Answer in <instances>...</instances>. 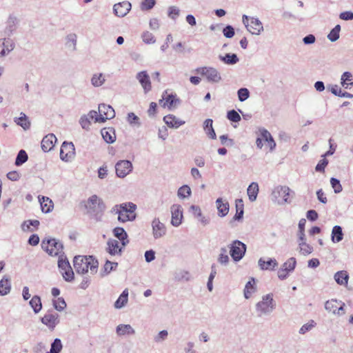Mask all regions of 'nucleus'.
<instances>
[{
  "label": "nucleus",
  "mask_w": 353,
  "mask_h": 353,
  "mask_svg": "<svg viewBox=\"0 0 353 353\" xmlns=\"http://www.w3.org/2000/svg\"><path fill=\"white\" fill-rule=\"evenodd\" d=\"M219 59L223 63L232 65H235L239 61V59L234 53H227L225 55H219Z\"/></svg>",
  "instance_id": "obj_28"
},
{
  "label": "nucleus",
  "mask_w": 353,
  "mask_h": 353,
  "mask_svg": "<svg viewBox=\"0 0 353 353\" xmlns=\"http://www.w3.org/2000/svg\"><path fill=\"white\" fill-rule=\"evenodd\" d=\"M190 211L192 213L195 218L198 219L199 221L203 225L209 224L210 220L202 214L201 210L199 206L192 205L190 208Z\"/></svg>",
  "instance_id": "obj_23"
},
{
  "label": "nucleus",
  "mask_w": 353,
  "mask_h": 353,
  "mask_svg": "<svg viewBox=\"0 0 353 353\" xmlns=\"http://www.w3.org/2000/svg\"><path fill=\"white\" fill-rule=\"evenodd\" d=\"M213 121L211 119H207L203 123V129L209 138L215 139L216 135L212 126Z\"/></svg>",
  "instance_id": "obj_38"
},
{
  "label": "nucleus",
  "mask_w": 353,
  "mask_h": 353,
  "mask_svg": "<svg viewBox=\"0 0 353 353\" xmlns=\"http://www.w3.org/2000/svg\"><path fill=\"white\" fill-rule=\"evenodd\" d=\"M61 274L65 281L68 282H70L74 280V272L71 266L66 270L62 271Z\"/></svg>",
  "instance_id": "obj_60"
},
{
  "label": "nucleus",
  "mask_w": 353,
  "mask_h": 353,
  "mask_svg": "<svg viewBox=\"0 0 353 353\" xmlns=\"http://www.w3.org/2000/svg\"><path fill=\"white\" fill-rule=\"evenodd\" d=\"M216 203L219 216L221 217L226 216L229 212V203L228 201L223 202L221 198H219L216 199Z\"/></svg>",
  "instance_id": "obj_31"
},
{
  "label": "nucleus",
  "mask_w": 353,
  "mask_h": 353,
  "mask_svg": "<svg viewBox=\"0 0 353 353\" xmlns=\"http://www.w3.org/2000/svg\"><path fill=\"white\" fill-rule=\"evenodd\" d=\"M223 33L226 38H232L234 35V29L232 26L228 25L223 28Z\"/></svg>",
  "instance_id": "obj_64"
},
{
  "label": "nucleus",
  "mask_w": 353,
  "mask_h": 353,
  "mask_svg": "<svg viewBox=\"0 0 353 353\" xmlns=\"http://www.w3.org/2000/svg\"><path fill=\"white\" fill-rule=\"evenodd\" d=\"M41 321L50 330H54L56 326L60 323V316L56 311L51 309L46 312L44 316L41 319Z\"/></svg>",
  "instance_id": "obj_11"
},
{
  "label": "nucleus",
  "mask_w": 353,
  "mask_h": 353,
  "mask_svg": "<svg viewBox=\"0 0 353 353\" xmlns=\"http://www.w3.org/2000/svg\"><path fill=\"white\" fill-rule=\"evenodd\" d=\"M57 137L54 134H48L45 136L41 141V148L43 152L50 151L54 146L57 142Z\"/></svg>",
  "instance_id": "obj_20"
},
{
  "label": "nucleus",
  "mask_w": 353,
  "mask_h": 353,
  "mask_svg": "<svg viewBox=\"0 0 353 353\" xmlns=\"http://www.w3.org/2000/svg\"><path fill=\"white\" fill-rule=\"evenodd\" d=\"M163 121L170 128H178L185 123V121L179 120L173 114H168L163 117Z\"/></svg>",
  "instance_id": "obj_25"
},
{
  "label": "nucleus",
  "mask_w": 353,
  "mask_h": 353,
  "mask_svg": "<svg viewBox=\"0 0 353 353\" xmlns=\"http://www.w3.org/2000/svg\"><path fill=\"white\" fill-rule=\"evenodd\" d=\"M108 252L111 255H121L123 248L119 246V243L115 239H110L107 242Z\"/></svg>",
  "instance_id": "obj_22"
},
{
  "label": "nucleus",
  "mask_w": 353,
  "mask_h": 353,
  "mask_svg": "<svg viewBox=\"0 0 353 353\" xmlns=\"http://www.w3.org/2000/svg\"><path fill=\"white\" fill-rule=\"evenodd\" d=\"M90 82L92 86L100 87L105 82V75L103 73H94L91 77Z\"/></svg>",
  "instance_id": "obj_41"
},
{
  "label": "nucleus",
  "mask_w": 353,
  "mask_h": 353,
  "mask_svg": "<svg viewBox=\"0 0 353 353\" xmlns=\"http://www.w3.org/2000/svg\"><path fill=\"white\" fill-rule=\"evenodd\" d=\"M132 164L130 161H119L115 165L116 174L119 178H124L132 171Z\"/></svg>",
  "instance_id": "obj_12"
},
{
  "label": "nucleus",
  "mask_w": 353,
  "mask_h": 353,
  "mask_svg": "<svg viewBox=\"0 0 353 353\" xmlns=\"http://www.w3.org/2000/svg\"><path fill=\"white\" fill-rule=\"evenodd\" d=\"M98 111L90 110L89 116L94 119L95 123H104L108 119H113L115 117V112L110 105L101 103L99 105Z\"/></svg>",
  "instance_id": "obj_3"
},
{
  "label": "nucleus",
  "mask_w": 353,
  "mask_h": 353,
  "mask_svg": "<svg viewBox=\"0 0 353 353\" xmlns=\"http://www.w3.org/2000/svg\"><path fill=\"white\" fill-rule=\"evenodd\" d=\"M136 77L143 87L145 93L151 90V82L150 80V77L146 71H141L138 72Z\"/></svg>",
  "instance_id": "obj_19"
},
{
  "label": "nucleus",
  "mask_w": 353,
  "mask_h": 353,
  "mask_svg": "<svg viewBox=\"0 0 353 353\" xmlns=\"http://www.w3.org/2000/svg\"><path fill=\"white\" fill-rule=\"evenodd\" d=\"M74 268L78 274H85L90 270L92 274L97 272L99 262L92 256H77L74 258Z\"/></svg>",
  "instance_id": "obj_1"
},
{
  "label": "nucleus",
  "mask_w": 353,
  "mask_h": 353,
  "mask_svg": "<svg viewBox=\"0 0 353 353\" xmlns=\"http://www.w3.org/2000/svg\"><path fill=\"white\" fill-rule=\"evenodd\" d=\"M256 281L254 278H251L248 283L245 284L244 288V296L248 299L250 298L252 294L256 292Z\"/></svg>",
  "instance_id": "obj_35"
},
{
  "label": "nucleus",
  "mask_w": 353,
  "mask_h": 353,
  "mask_svg": "<svg viewBox=\"0 0 353 353\" xmlns=\"http://www.w3.org/2000/svg\"><path fill=\"white\" fill-rule=\"evenodd\" d=\"M259 192V185L256 182H252L249 185V186L247 189V194H248L249 200L251 202H254L256 200Z\"/></svg>",
  "instance_id": "obj_32"
},
{
  "label": "nucleus",
  "mask_w": 353,
  "mask_h": 353,
  "mask_svg": "<svg viewBox=\"0 0 353 353\" xmlns=\"http://www.w3.org/2000/svg\"><path fill=\"white\" fill-rule=\"evenodd\" d=\"M131 3L128 1H124L114 5L113 11L116 16L119 17H125L131 9Z\"/></svg>",
  "instance_id": "obj_18"
},
{
  "label": "nucleus",
  "mask_w": 353,
  "mask_h": 353,
  "mask_svg": "<svg viewBox=\"0 0 353 353\" xmlns=\"http://www.w3.org/2000/svg\"><path fill=\"white\" fill-rule=\"evenodd\" d=\"M159 104L163 107H168L169 109L177 103H180V100L176 98V94H168L167 91L164 92L162 94V99L159 101Z\"/></svg>",
  "instance_id": "obj_15"
},
{
  "label": "nucleus",
  "mask_w": 353,
  "mask_h": 353,
  "mask_svg": "<svg viewBox=\"0 0 353 353\" xmlns=\"http://www.w3.org/2000/svg\"><path fill=\"white\" fill-rule=\"evenodd\" d=\"M29 303H30V306L32 307V308L33 309L34 313L37 314L41 311V310L42 308V303H41V298L39 296H37V295L33 296V297L30 301Z\"/></svg>",
  "instance_id": "obj_42"
},
{
  "label": "nucleus",
  "mask_w": 353,
  "mask_h": 353,
  "mask_svg": "<svg viewBox=\"0 0 353 353\" xmlns=\"http://www.w3.org/2000/svg\"><path fill=\"white\" fill-rule=\"evenodd\" d=\"M330 184L334 193L339 194L342 192L343 188L339 179L332 177L330 179Z\"/></svg>",
  "instance_id": "obj_55"
},
{
  "label": "nucleus",
  "mask_w": 353,
  "mask_h": 353,
  "mask_svg": "<svg viewBox=\"0 0 353 353\" xmlns=\"http://www.w3.org/2000/svg\"><path fill=\"white\" fill-rule=\"evenodd\" d=\"M341 31V26L336 25L328 34L327 38L328 39L334 42L339 38V33Z\"/></svg>",
  "instance_id": "obj_50"
},
{
  "label": "nucleus",
  "mask_w": 353,
  "mask_h": 353,
  "mask_svg": "<svg viewBox=\"0 0 353 353\" xmlns=\"http://www.w3.org/2000/svg\"><path fill=\"white\" fill-rule=\"evenodd\" d=\"M85 207L90 212L96 214H102L106 208L103 200L96 194L88 198Z\"/></svg>",
  "instance_id": "obj_10"
},
{
  "label": "nucleus",
  "mask_w": 353,
  "mask_h": 353,
  "mask_svg": "<svg viewBox=\"0 0 353 353\" xmlns=\"http://www.w3.org/2000/svg\"><path fill=\"white\" fill-rule=\"evenodd\" d=\"M90 120H92V119L90 117L89 113L88 114H84L81 117L80 120H79V123L83 129H84L85 130H90V126L91 124Z\"/></svg>",
  "instance_id": "obj_51"
},
{
  "label": "nucleus",
  "mask_w": 353,
  "mask_h": 353,
  "mask_svg": "<svg viewBox=\"0 0 353 353\" xmlns=\"http://www.w3.org/2000/svg\"><path fill=\"white\" fill-rule=\"evenodd\" d=\"M39 200L43 212L49 213L52 210L54 205L50 198L42 196L41 197L39 196Z\"/></svg>",
  "instance_id": "obj_29"
},
{
  "label": "nucleus",
  "mask_w": 353,
  "mask_h": 353,
  "mask_svg": "<svg viewBox=\"0 0 353 353\" xmlns=\"http://www.w3.org/2000/svg\"><path fill=\"white\" fill-rule=\"evenodd\" d=\"M17 18L15 16L10 15L6 21V27L3 31V35L5 37H11L17 30Z\"/></svg>",
  "instance_id": "obj_17"
},
{
  "label": "nucleus",
  "mask_w": 353,
  "mask_h": 353,
  "mask_svg": "<svg viewBox=\"0 0 353 353\" xmlns=\"http://www.w3.org/2000/svg\"><path fill=\"white\" fill-rule=\"evenodd\" d=\"M300 252L303 255H307L313 252V248L309 244L306 243L305 241L299 243Z\"/></svg>",
  "instance_id": "obj_52"
},
{
  "label": "nucleus",
  "mask_w": 353,
  "mask_h": 353,
  "mask_svg": "<svg viewBox=\"0 0 353 353\" xmlns=\"http://www.w3.org/2000/svg\"><path fill=\"white\" fill-rule=\"evenodd\" d=\"M296 261L294 257H291L288 259L281 266L286 272H292L295 269Z\"/></svg>",
  "instance_id": "obj_44"
},
{
  "label": "nucleus",
  "mask_w": 353,
  "mask_h": 353,
  "mask_svg": "<svg viewBox=\"0 0 353 353\" xmlns=\"http://www.w3.org/2000/svg\"><path fill=\"white\" fill-rule=\"evenodd\" d=\"M341 84L345 89L353 86V76L350 72H344L341 77Z\"/></svg>",
  "instance_id": "obj_33"
},
{
  "label": "nucleus",
  "mask_w": 353,
  "mask_h": 353,
  "mask_svg": "<svg viewBox=\"0 0 353 353\" xmlns=\"http://www.w3.org/2000/svg\"><path fill=\"white\" fill-rule=\"evenodd\" d=\"M116 333L119 336L134 335L135 330L130 324H119L116 327Z\"/></svg>",
  "instance_id": "obj_24"
},
{
  "label": "nucleus",
  "mask_w": 353,
  "mask_h": 353,
  "mask_svg": "<svg viewBox=\"0 0 353 353\" xmlns=\"http://www.w3.org/2000/svg\"><path fill=\"white\" fill-rule=\"evenodd\" d=\"M42 248L51 256L63 254V244L55 239L43 240L41 243Z\"/></svg>",
  "instance_id": "obj_6"
},
{
  "label": "nucleus",
  "mask_w": 353,
  "mask_h": 353,
  "mask_svg": "<svg viewBox=\"0 0 353 353\" xmlns=\"http://www.w3.org/2000/svg\"><path fill=\"white\" fill-rule=\"evenodd\" d=\"M230 254L234 261H241L245 254L247 250L246 245L239 240L233 241L230 245Z\"/></svg>",
  "instance_id": "obj_5"
},
{
  "label": "nucleus",
  "mask_w": 353,
  "mask_h": 353,
  "mask_svg": "<svg viewBox=\"0 0 353 353\" xmlns=\"http://www.w3.org/2000/svg\"><path fill=\"white\" fill-rule=\"evenodd\" d=\"M11 290V284L10 278L5 275L0 281V296H5L8 294Z\"/></svg>",
  "instance_id": "obj_34"
},
{
  "label": "nucleus",
  "mask_w": 353,
  "mask_h": 353,
  "mask_svg": "<svg viewBox=\"0 0 353 353\" xmlns=\"http://www.w3.org/2000/svg\"><path fill=\"white\" fill-rule=\"evenodd\" d=\"M179 13L180 10L177 7L172 6L168 8V15L172 19L175 20L179 17Z\"/></svg>",
  "instance_id": "obj_61"
},
{
  "label": "nucleus",
  "mask_w": 353,
  "mask_h": 353,
  "mask_svg": "<svg viewBox=\"0 0 353 353\" xmlns=\"http://www.w3.org/2000/svg\"><path fill=\"white\" fill-rule=\"evenodd\" d=\"M192 194L190 188L188 185L180 187L177 191V196L181 199H188Z\"/></svg>",
  "instance_id": "obj_43"
},
{
  "label": "nucleus",
  "mask_w": 353,
  "mask_h": 353,
  "mask_svg": "<svg viewBox=\"0 0 353 353\" xmlns=\"http://www.w3.org/2000/svg\"><path fill=\"white\" fill-rule=\"evenodd\" d=\"M141 38L143 41L146 44H153L156 42V39L152 33L145 31L143 32Z\"/></svg>",
  "instance_id": "obj_53"
},
{
  "label": "nucleus",
  "mask_w": 353,
  "mask_h": 353,
  "mask_svg": "<svg viewBox=\"0 0 353 353\" xmlns=\"http://www.w3.org/2000/svg\"><path fill=\"white\" fill-rule=\"evenodd\" d=\"M335 96L352 99L353 94L347 92H343L338 85H332L327 88Z\"/></svg>",
  "instance_id": "obj_40"
},
{
  "label": "nucleus",
  "mask_w": 353,
  "mask_h": 353,
  "mask_svg": "<svg viewBox=\"0 0 353 353\" xmlns=\"http://www.w3.org/2000/svg\"><path fill=\"white\" fill-rule=\"evenodd\" d=\"M2 39L3 44V52L2 55L6 57L10 52H11L15 48V43L10 37H3Z\"/></svg>",
  "instance_id": "obj_30"
},
{
  "label": "nucleus",
  "mask_w": 353,
  "mask_h": 353,
  "mask_svg": "<svg viewBox=\"0 0 353 353\" xmlns=\"http://www.w3.org/2000/svg\"><path fill=\"white\" fill-rule=\"evenodd\" d=\"M242 21L247 30L252 34L259 35L263 31V24L258 18L249 19L247 15L243 14Z\"/></svg>",
  "instance_id": "obj_8"
},
{
  "label": "nucleus",
  "mask_w": 353,
  "mask_h": 353,
  "mask_svg": "<svg viewBox=\"0 0 353 353\" xmlns=\"http://www.w3.org/2000/svg\"><path fill=\"white\" fill-rule=\"evenodd\" d=\"M197 72L204 76L207 81L212 83H218L221 80V73L213 67H202L196 70Z\"/></svg>",
  "instance_id": "obj_9"
},
{
  "label": "nucleus",
  "mask_w": 353,
  "mask_h": 353,
  "mask_svg": "<svg viewBox=\"0 0 353 353\" xmlns=\"http://www.w3.org/2000/svg\"><path fill=\"white\" fill-rule=\"evenodd\" d=\"M104 141L108 143H112L116 140L114 129L112 128H104L101 130Z\"/></svg>",
  "instance_id": "obj_27"
},
{
  "label": "nucleus",
  "mask_w": 353,
  "mask_h": 353,
  "mask_svg": "<svg viewBox=\"0 0 353 353\" xmlns=\"http://www.w3.org/2000/svg\"><path fill=\"white\" fill-rule=\"evenodd\" d=\"M335 281L341 285H347L349 279V275L345 270L339 271L334 276Z\"/></svg>",
  "instance_id": "obj_36"
},
{
  "label": "nucleus",
  "mask_w": 353,
  "mask_h": 353,
  "mask_svg": "<svg viewBox=\"0 0 353 353\" xmlns=\"http://www.w3.org/2000/svg\"><path fill=\"white\" fill-rule=\"evenodd\" d=\"M128 121L130 125H140L139 118L133 112L128 113Z\"/></svg>",
  "instance_id": "obj_63"
},
{
  "label": "nucleus",
  "mask_w": 353,
  "mask_h": 353,
  "mask_svg": "<svg viewBox=\"0 0 353 353\" xmlns=\"http://www.w3.org/2000/svg\"><path fill=\"white\" fill-rule=\"evenodd\" d=\"M168 336V332L167 330H162L158 333L154 337V341L159 343L164 341Z\"/></svg>",
  "instance_id": "obj_62"
},
{
  "label": "nucleus",
  "mask_w": 353,
  "mask_h": 353,
  "mask_svg": "<svg viewBox=\"0 0 353 353\" xmlns=\"http://www.w3.org/2000/svg\"><path fill=\"white\" fill-rule=\"evenodd\" d=\"M255 307L258 316L261 317L265 315H270L276 307L273 294H268L263 296L261 301L256 304Z\"/></svg>",
  "instance_id": "obj_4"
},
{
  "label": "nucleus",
  "mask_w": 353,
  "mask_h": 353,
  "mask_svg": "<svg viewBox=\"0 0 353 353\" xmlns=\"http://www.w3.org/2000/svg\"><path fill=\"white\" fill-rule=\"evenodd\" d=\"M75 148L72 142L64 141L60 150V158L62 161H69L74 157Z\"/></svg>",
  "instance_id": "obj_13"
},
{
  "label": "nucleus",
  "mask_w": 353,
  "mask_h": 353,
  "mask_svg": "<svg viewBox=\"0 0 353 353\" xmlns=\"http://www.w3.org/2000/svg\"><path fill=\"white\" fill-rule=\"evenodd\" d=\"M171 224L178 227L181 224L183 219V209L179 204H174L171 206Z\"/></svg>",
  "instance_id": "obj_14"
},
{
  "label": "nucleus",
  "mask_w": 353,
  "mask_h": 353,
  "mask_svg": "<svg viewBox=\"0 0 353 353\" xmlns=\"http://www.w3.org/2000/svg\"><path fill=\"white\" fill-rule=\"evenodd\" d=\"M114 236L120 240L123 247L128 244V234L123 228L117 227L113 230Z\"/></svg>",
  "instance_id": "obj_26"
},
{
  "label": "nucleus",
  "mask_w": 353,
  "mask_h": 353,
  "mask_svg": "<svg viewBox=\"0 0 353 353\" xmlns=\"http://www.w3.org/2000/svg\"><path fill=\"white\" fill-rule=\"evenodd\" d=\"M54 308L59 312L63 311L66 307V303L63 298L59 297L52 301Z\"/></svg>",
  "instance_id": "obj_49"
},
{
  "label": "nucleus",
  "mask_w": 353,
  "mask_h": 353,
  "mask_svg": "<svg viewBox=\"0 0 353 353\" xmlns=\"http://www.w3.org/2000/svg\"><path fill=\"white\" fill-rule=\"evenodd\" d=\"M227 118L232 122H239L241 119L239 114L234 110H232L228 112Z\"/></svg>",
  "instance_id": "obj_58"
},
{
  "label": "nucleus",
  "mask_w": 353,
  "mask_h": 353,
  "mask_svg": "<svg viewBox=\"0 0 353 353\" xmlns=\"http://www.w3.org/2000/svg\"><path fill=\"white\" fill-rule=\"evenodd\" d=\"M258 265L262 270H274L278 265V263L275 259H268L265 261L263 258H260L258 261Z\"/></svg>",
  "instance_id": "obj_21"
},
{
  "label": "nucleus",
  "mask_w": 353,
  "mask_h": 353,
  "mask_svg": "<svg viewBox=\"0 0 353 353\" xmlns=\"http://www.w3.org/2000/svg\"><path fill=\"white\" fill-rule=\"evenodd\" d=\"M152 234L155 239H159L166 234V228L159 218H155L152 221Z\"/></svg>",
  "instance_id": "obj_16"
},
{
  "label": "nucleus",
  "mask_w": 353,
  "mask_h": 353,
  "mask_svg": "<svg viewBox=\"0 0 353 353\" xmlns=\"http://www.w3.org/2000/svg\"><path fill=\"white\" fill-rule=\"evenodd\" d=\"M58 267L60 270L61 273L62 272V271L66 270L68 268L70 267L68 260L63 255V254L59 255L58 261Z\"/></svg>",
  "instance_id": "obj_47"
},
{
  "label": "nucleus",
  "mask_w": 353,
  "mask_h": 353,
  "mask_svg": "<svg viewBox=\"0 0 353 353\" xmlns=\"http://www.w3.org/2000/svg\"><path fill=\"white\" fill-rule=\"evenodd\" d=\"M117 266H118V263L117 262H111V261L107 260L103 266V273H101V276H103L105 274H108L112 271L115 270Z\"/></svg>",
  "instance_id": "obj_45"
},
{
  "label": "nucleus",
  "mask_w": 353,
  "mask_h": 353,
  "mask_svg": "<svg viewBox=\"0 0 353 353\" xmlns=\"http://www.w3.org/2000/svg\"><path fill=\"white\" fill-rule=\"evenodd\" d=\"M62 349L61 341L59 339H55L51 344L50 351L49 353H59Z\"/></svg>",
  "instance_id": "obj_56"
},
{
  "label": "nucleus",
  "mask_w": 353,
  "mask_h": 353,
  "mask_svg": "<svg viewBox=\"0 0 353 353\" xmlns=\"http://www.w3.org/2000/svg\"><path fill=\"white\" fill-rule=\"evenodd\" d=\"M343 239V232L342 228L339 225L333 227L331 234V239L333 243H339Z\"/></svg>",
  "instance_id": "obj_37"
},
{
  "label": "nucleus",
  "mask_w": 353,
  "mask_h": 353,
  "mask_svg": "<svg viewBox=\"0 0 353 353\" xmlns=\"http://www.w3.org/2000/svg\"><path fill=\"white\" fill-rule=\"evenodd\" d=\"M238 99L241 102L245 101L250 97V91L246 88H241L237 91Z\"/></svg>",
  "instance_id": "obj_54"
},
{
  "label": "nucleus",
  "mask_w": 353,
  "mask_h": 353,
  "mask_svg": "<svg viewBox=\"0 0 353 353\" xmlns=\"http://www.w3.org/2000/svg\"><path fill=\"white\" fill-rule=\"evenodd\" d=\"M316 325V323L313 320H310L308 323L303 325L299 329V333L305 334L306 332L310 331Z\"/></svg>",
  "instance_id": "obj_57"
},
{
  "label": "nucleus",
  "mask_w": 353,
  "mask_h": 353,
  "mask_svg": "<svg viewBox=\"0 0 353 353\" xmlns=\"http://www.w3.org/2000/svg\"><path fill=\"white\" fill-rule=\"evenodd\" d=\"M123 206L125 207L122 208L118 216V221L121 223L134 221L136 219L137 205L132 202H127L123 203Z\"/></svg>",
  "instance_id": "obj_7"
},
{
  "label": "nucleus",
  "mask_w": 353,
  "mask_h": 353,
  "mask_svg": "<svg viewBox=\"0 0 353 353\" xmlns=\"http://www.w3.org/2000/svg\"><path fill=\"white\" fill-rule=\"evenodd\" d=\"M294 196V192L286 185L276 186L271 194L272 201L279 205L290 203Z\"/></svg>",
  "instance_id": "obj_2"
},
{
  "label": "nucleus",
  "mask_w": 353,
  "mask_h": 353,
  "mask_svg": "<svg viewBox=\"0 0 353 353\" xmlns=\"http://www.w3.org/2000/svg\"><path fill=\"white\" fill-rule=\"evenodd\" d=\"M14 122L23 130H27L30 128V122L28 120V117L23 112H21L19 117H15L14 119Z\"/></svg>",
  "instance_id": "obj_39"
},
{
  "label": "nucleus",
  "mask_w": 353,
  "mask_h": 353,
  "mask_svg": "<svg viewBox=\"0 0 353 353\" xmlns=\"http://www.w3.org/2000/svg\"><path fill=\"white\" fill-rule=\"evenodd\" d=\"M156 4L155 0H143L141 3V10H151Z\"/></svg>",
  "instance_id": "obj_59"
},
{
  "label": "nucleus",
  "mask_w": 353,
  "mask_h": 353,
  "mask_svg": "<svg viewBox=\"0 0 353 353\" xmlns=\"http://www.w3.org/2000/svg\"><path fill=\"white\" fill-rule=\"evenodd\" d=\"M28 159V157L26 152L23 150H21L17 155L14 163L17 166H20L26 163Z\"/></svg>",
  "instance_id": "obj_46"
},
{
  "label": "nucleus",
  "mask_w": 353,
  "mask_h": 353,
  "mask_svg": "<svg viewBox=\"0 0 353 353\" xmlns=\"http://www.w3.org/2000/svg\"><path fill=\"white\" fill-rule=\"evenodd\" d=\"M339 305V301L336 299H331L330 301H327L325 303V309L329 312H332L333 314H336V311L337 309V306Z\"/></svg>",
  "instance_id": "obj_48"
}]
</instances>
